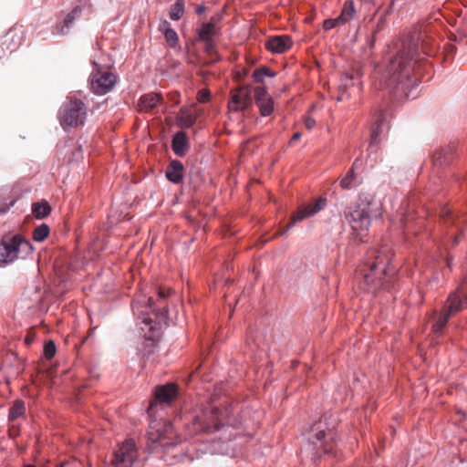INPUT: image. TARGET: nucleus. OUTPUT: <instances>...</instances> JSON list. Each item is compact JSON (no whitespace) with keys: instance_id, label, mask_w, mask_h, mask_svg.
I'll return each mask as SVG.
<instances>
[{"instance_id":"11","label":"nucleus","mask_w":467,"mask_h":467,"mask_svg":"<svg viewBox=\"0 0 467 467\" xmlns=\"http://www.w3.org/2000/svg\"><path fill=\"white\" fill-rule=\"evenodd\" d=\"M467 307V281H464L458 289L451 293L443 309L451 317Z\"/></svg>"},{"instance_id":"9","label":"nucleus","mask_w":467,"mask_h":467,"mask_svg":"<svg viewBox=\"0 0 467 467\" xmlns=\"http://www.w3.org/2000/svg\"><path fill=\"white\" fill-rule=\"evenodd\" d=\"M178 395V388L174 383H167L165 385H159L154 390V400L150 403L148 408V414L150 417L155 415V410L159 407L162 408L163 405H170L176 400Z\"/></svg>"},{"instance_id":"33","label":"nucleus","mask_w":467,"mask_h":467,"mask_svg":"<svg viewBox=\"0 0 467 467\" xmlns=\"http://www.w3.org/2000/svg\"><path fill=\"white\" fill-rule=\"evenodd\" d=\"M49 227L47 224L43 223L36 227L33 232V238L36 242L44 241L49 234Z\"/></svg>"},{"instance_id":"44","label":"nucleus","mask_w":467,"mask_h":467,"mask_svg":"<svg viewBox=\"0 0 467 467\" xmlns=\"http://www.w3.org/2000/svg\"><path fill=\"white\" fill-rule=\"evenodd\" d=\"M145 323L146 326H150V330H152L153 329V327L151 326V320L150 319H144L143 321Z\"/></svg>"},{"instance_id":"27","label":"nucleus","mask_w":467,"mask_h":467,"mask_svg":"<svg viewBox=\"0 0 467 467\" xmlns=\"http://www.w3.org/2000/svg\"><path fill=\"white\" fill-rule=\"evenodd\" d=\"M26 413L25 402L21 400H16L9 409L8 420L14 421L18 418L24 416Z\"/></svg>"},{"instance_id":"10","label":"nucleus","mask_w":467,"mask_h":467,"mask_svg":"<svg viewBox=\"0 0 467 467\" xmlns=\"http://www.w3.org/2000/svg\"><path fill=\"white\" fill-rule=\"evenodd\" d=\"M138 457L135 442L126 440L114 452L112 465L114 467H131Z\"/></svg>"},{"instance_id":"37","label":"nucleus","mask_w":467,"mask_h":467,"mask_svg":"<svg viewBox=\"0 0 467 467\" xmlns=\"http://www.w3.org/2000/svg\"><path fill=\"white\" fill-rule=\"evenodd\" d=\"M337 26H341V22H339L338 17L327 19L323 23V28L327 31Z\"/></svg>"},{"instance_id":"23","label":"nucleus","mask_w":467,"mask_h":467,"mask_svg":"<svg viewBox=\"0 0 467 467\" xmlns=\"http://www.w3.org/2000/svg\"><path fill=\"white\" fill-rule=\"evenodd\" d=\"M356 15V9L354 2L348 0L344 3L340 15L337 16L341 25H346L354 18Z\"/></svg>"},{"instance_id":"25","label":"nucleus","mask_w":467,"mask_h":467,"mask_svg":"<svg viewBox=\"0 0 467 467\" xmlns=\"http://www.w3.org/2000/svg\"><path fill=\"white\" fill-rule=\"evenodd\" d=\"M451 149H439L433 154V164L435 166H443L451 161Z\"/></svg>"},{"instance_id":"14","label":"nucleus","mask_w":467,"mask_h":467,"mask_svg":"<svg viewBox=\"0 0 467 467\" xmlns=\"http://www.w3.org/2000/svg\"><path fill=\"white\" fill-rule=\"evenodd\" d=\"M326 199L319 198L313 203H309L306 206L299 208L291 217V223L287 225V229L290 228L296 222L302 221L309 216L317 213L319 211L324 209L326 206Z\"/></svg>"},{"instance_id":"45","label":"nucleus","mask_w":467,"mask_h":467,"mask_svg":"<svg viewBox=\"0 0 467 467\" xmlns=\"http://www.w3.org/2000/svg\"><path fill=\"white\" fill-rule=\"evenodd\" d=\"M32 341H33V337H31V336H26V343L27 345H29V344H31V342H32Z\"/></svg>"},{"instance_id":"46","label":"nucleus","mask_w":467,"mask_h":467,"mask_svg":"<svg viewBox=\"0 0 467 467\" xmlns=\"http://www.w3.org/2000/svg\"><path fill=\"white\" fill-rule=\"evenodd\" d=\"M458 238H459L458 236H455V237H454L453 245H455V244H458V242H459V241H458Z\"/></svg>"},{"instance_id":"7","label":"nucleus","mask_w":467,"mask_h":467,"mask_svg":"<svg viewBox=\"0 0 467 467\" xmlns=\"http://www.w3.org/2000/svg\"><path fill=\"white\" fill-rule=\"evenodd\" d=\"M95 68L89 78V87L97 95H105L112 90L117 82V77L109 69L102 68L94 63Z\"/></svg>"},{"instance_id":"28","label":"nucleus","mask_w":467,"mask_h":467,"mask_svg":"<svg viewBox=\"0 0 467 467\" xmlns=\"http://www.w3.org/2000/svg\"><path fill=\"white\" fill-rule=\"evenodd\" d=\"M384 119L379 116L370 131V147L379 141L380 135L384 132Z\"/></svg>"},{"instance_id":"1","label":"nucleus","mask_w":467,"mask_h":467,"mask_svg":"<svg viewBox=\"0 0 467 467\" xmlns=\"http://www.w3.org/2000/svg\"><path fill=\"white\" fill-rule=\"evenodd\" d=\"M416 56L415 47L404 44L389 60L379 82V88L389 89V94L396 99L408 98L410 89L419 84Z\"/></svg>"},{"instance_id":"39","label":"nucleus","mask_w":467,"mask_h":467,"mask_svg":"<svg viewBox=\"0 0 467 467\" xmlns=\"http://www.w3.org/2000/svg\"><path fill=\"white\" fill-rule=\"evenodd\" d=\"M413 218H412V215L410 214V212H407L404 210V208H402V211H401V223L402 224H407L410 221H411Z\"/></svg>"},{"instance_id":"42","label":"nucleus","mask_w":467,"mask_h":467,"mask_svg":"<svg viewBox=\"0 0 467 467\" xmlns=\"http://www.w3.org/2000/svg\"><path fill=\"white\" fill-rule=\"evenodd\" d=\"M441 217L443 219V220H446L447 218H451V212L450 209L448 208H444L441 210Z\"/></svg>"},{"instance_id":"5","label":"nucleus","mask_w":467,"mask_h":467,"mask_svg":"<svg viewBox=\"0 0 467 467\" xmlns=\"http://www.w3.org/2000/svg\"><path fill=\"white\" fill-rule=\"evenodd\" d=\"M59 122L65 130L84 124L87 118V107L77 98H69L59 109Z\"/></svg>"},{"instance_id":"43","label":"nucleus","mask_w":467,"mask_h":467,"mask_svg":"<svg viewBox=\"0 0 467 467\" xmlns=\"http://www.w3.org/2000/svg\"><path fill=\"white\" fill-rule=\"evenodd\" d=\"M300 138H301V133H300V132H296V133L292 136V138H291V140H290V142H289V143H290V144H293L295 141L298 140Z\"/></svg>"},{"instance_id":"13","label":"nucleus","mask_w":467,"mask_h":467,"mask_svg":"<svg viewBox=\"0 0 467 467\" xmlns=\"http://www.w3.org/2000/svg\"><path fill=\"white\" fill-rule=\"evenodd\" d=\"M171 292V289L166 288H159L158 290V297L154 300L152 297H149L147 300V304L149 308L155 314V316L160 319V322L165 321L167 317V308L165 300Z\"/></svg>"},{"instance_id":"34","label":"nucleus","mask_w":467,"mask_h":467,"mask_svg":"<svg viewBox=\"0 0 467 467\" xmlns=\"http://www.w3.org/2000/svg\"><path fill=\"white\" fill-rule=\"evenodd\" d=\"M265 76L273 77L274 73H272L266 67L258 68V69L254 70V72L253 73V78H254L255 82H263L264 78Z\"/></svg>"},{"instance_id":"2","label":"nucleus","mask_w":467,"mask_h":467,"mask_svg":"<svg viewBox=\"0 0 467 467\" xmlns=\"http://www.w3.org/2000/svg\"><path fill=\"white\" fill-rule=\"evenodd\" d=\"M393 255L392 249L388 244L372 248L367 253L363 280L360 282L361 289L368 293H375L379 289L386 287L387 278L393 274V271L390 270Z\"/></svg>"},{"instance_id":"38","label":"nucleus","mask_w":467,"mask_h":467,"mask_svg":"<svg viewBox=\"0 0 467 467\" xmlns=\"http://www.w3.org/2000/svg\"><path fill=\"white\" fill-rule=\"evenodd\" d=\"M210 91L207 89H202L197 94V100L199 102L204 103L207 102L210 99Z\"/></svg>"},{"instance_id":"16","label":"nucleus","mask_w":467,"mask_h":467,"mask_svg":"<svg viewBox=\"0 0 467 467\" xmlns=\"http://www.w3.org/2000/svg\"><path fill=\"white\" fill-rule=\"evenodd\" d=\"M266 48L274 53H285L292 46V40L288 36H277L267 40Z\"/></svg>"},{"instance_id":"24","label":"nucleus","mask_w":467,"mask_h":467,"mask_svg":"<svg viewBox=\"0 0 467 467\" xmlns=\"http://www.w3.org/2000/svg\"><path fill=\"white\" fill-rule=\"evenodd\" d=\"M159 29L164 33V36L168 44L171 47H174L178 43V35L175 30L171 27L170 23L167 20L162 21L160 24Z\"/></svg>"},{"instance_id":"15","label":"nucleus","mask_w":467,"mask_h":467,"mask_svg":"<svg viewBox=\"0 0 467 467\" xmlns=\"http://www.w3.org/2000/svg\"><path fill=\"white\" fill-rule=\"evenodd\" d=\"M255 104L262 116H269L274 110V100L265 87L254 88Z\"/></svg>"},{"instance_id":"17","label":"nucleus","mask_w":467,"mask_h":467,"mask_svg":"<svg viewBox=\"0 0 467 467\" xmlns=\"http://www.w3.org/2000/svg\"><path fill=\"white\" fill-rule=\"evenodd\" d=\"M314 448L317 451L322 450L324 453L333 451L335 441L332 437L327 438V434L323 431H318L312 438L309 439Z\"/></svg>"},{"instance_id":"29","label":"nucleus","mask_w":467,"mask_h":467,"mask_svg":"<svg viewBox=\"0 0 467 467\" xmlns=\"http://www.w3.org/2000/svg\"><path fill=\"white\" fill-rule=\"evenodd\" d=\"M358 160L354 161L352 168L347 172L346 176L340 181V187L344 190H349L355 186L356 174L354 168L357 166Z\"/></svg>"},{"instance_id":"20","label":"nucleus","mask_w":467,"mask_h":467,"mask_svg":"<svg viewBox=\"0 0 467 467\" xmlns=\"http://www.w3.org/2000/svg\"><path fill=\"white\" fill-rule=\"evenodd\" d=\"M163 98L158 93H149L140 99L139 107L141 111H150L162 103Z\"/></svg>"},{"instance_id":"18","label":"nucleus","mask_w":467,"mask_h":467,"mask_svg":"<svg viewBox=\"0 0 467 467\" xmlns=\"http://www.w3.org/2000/svg\"><path fill=\"white\" fill-rule=\"evenodd\" d=\"M359 73L358 71L352 73H347L345 78L342 79V84L338 88L337 101H342L345 99H348L350 94L348 93V88H355V83L352 81L358 80ZM356 89L359 91V88L356 87Z\"/></svg>"},{"instance_id":"19","label":"nucleus","mask_w":467,"mask_h":467,"mask_svg":"<svg viewBox=\"0 0 467 467\" xmlns=\"http://www.w3.org/2000/svg\"><path fill=\"white\" fill-rule=\"evenodd\" d=\"M167 179L173 183H180L183 179V165L180 161H171L166 169Z\"/></svg>"},{"instance_id":"47","label":"nucleus","mask_w":467,"mask_h":467,"mask_svg":"<svg viewBox=\"0 0 467 467\" xmlns=\"http://www.w3.org/2000/svg\"><path fill=\"white\" fill-rule=\"evenodd\" d=\"M202 11H203V7H199V8L197 9V13H198V14H201Z\"/></svg>"},{"instance_id":"21","label":"nucleus","mask_w":467,"mask_h":467,"mask_svg":"<svg viewBox=\"0 0 467 467\" xmlns=\"http://www.w3.org/2000/svg\"><path fill=\"white\" fill-rule=\"evenodd\" d=\"M172 150L177 156H183L187 146V136L185 132H177L172 139Z\"/></svg>"},{"instance_id":"32","label":"nucleus","mask_w":467,"mask_h":467,"mask_svg":"<svg viewBox=\"0 0 467 467\" xmlns=\"http://www.w3.org/2000/svg\"><path fill=\"white\" fill-rule=\"evenodd\" d=\"M184 13V2L183 0H177L172 5L170 12V17L172 20H179Z\"/></svg>"},{"instance_id":"30","label":"nucleus","mask_w":467,"mask_h":467,"mask_svg":"<svg viewBox=\"0 0 467 467\" xmlns=\"http://www.w3.org/2000/svg\"><path fill=\"white\" fill-rule=\"evenodd\" d=\"M451 317V316L450 314H448L442 308L441 312L439 315L437 321L432 326V331L436 334L441 333L443 330V328L446 327V325Z\"/></svg>"},{"instance_id":"31","label":"nucleus","mask_w":467,"mask_h":467,"mask_svg":"<svg viewBox=\"0 0 467 467\" xmlns=\"http://www.w3.org/2000/svg\"><path fill=\"white\" fill-rule=\"evenodd\" d=\"M214 34V25L212 23L203 24L199 31V38L209 42Z\"/></svg>"},{"instance_id":"48","label":"nucleus","mask_w":467,"mask_h":467,"mask_svg":"<svg viewBox=\"0 0 467 467\" xmlns=\"http://www.w3.org/2000/svg\"><path fill=\"white\" fill-rule=\"evenodd\" d=\"M25 467H35V466H32V465H26V466H25Z\"/></svg>"},{"instance_id":"12","label":"nucleus","mask_w":467,"mask_h":467,"mask_svg":"<svg viewBox=\"0 0 467 467\" xmlns=\"http://www.w3.org/2000/svg\"><path fill=\"white\" fill-rule=\"evenodd\" d=\"M252 93L251 86H244L233 90L228 104L229 109L240 111L248 109L252 105Z\"/></svg>"},{"instance_id":"3","label":"nucleus","mask_w":467,"mask_h":467,"mask_svg":"<svg viewBox=\"0 0 467 467\" xmlns=\"http://www.w3.org/2000/svg\"><path fill=\"white\" fill-rule=\"evenodd\" d=\"M383 213L382 204L370 193H361L354 208L345 211V218L353 233L363 241L373 219L380 218Z\"/></svg>"},{"instance_id":"40","label":"nucleus","mask_w":467,"mask_h":467,"mask_svg":"<svg viewBox=\"0 0 467 467\" xmlns=\"http://www.w3.org/2000/svg\"><path fill=\"white\" fill-rule=\"evenodd\" d=\"M316 125V120L313 118L307 117L305 119V127L307 130H312Z\"/></svg>"},{"instance_id":"4","label":"nucleus","mask_w":467,"mask_h":467,"mask_svg":"<svg viewBox=\"0 0 467 467\" xmlns=\"http://www.w3.org/2000/svg\"><path fill=\"white\" fill-rule=\"evenodd\" d=\"M223 424V412L215 406L208 404L196 410L192 417V434L218 431Z\"/></svg>"},{"instance_id":"8","label":"nucleus","mask_w":467,"mask_h":467,"mask_svg":"<svg viewBox=\"0 0 467 467\" xmlns=\"http://www.w3.org/2000/svg\"><path fill=\"white\" fill-rule=\"evenodd\" d=\"M30 249V244L20 235L5 238L0 243V263L9 264L16 260L22 250Z\"/></svg>"},{"instance_id":"36","label":"nucleus","mask_w":467,"mask_h":467,"mask_svg":"<svg viewBox=\"0 0 467 467\" xmlns=\"http://www.w3.org/2000/svg\"><path fill=\"white\" fill-rule=\"evenodd\" d=\"M81 11L79 6L75 7L70 13L67 15L64 20V26L63 27H69L70 25L73 23V21L76 18V16Z\"/></svg>"},{"instance_id":"35","label":"nucleus","mask_w":467,"mask_h":467,"mask_svg":"<svg viewBox=\"0 0 467 467\" xmlns=\"http://www.w3.org/2000/svg\"><path fill=\"white\" fill-rule=\"evenodd\" d=\"M56 354V345L54 341L49 340L44 346V356L47 359H51Z\"/></svg>"},{"instance_id":"26","label":"nucleus","mask_w":467,"mask_h":467,"mask_svg":"<svg viewBox=\"0 0 467 467\" xmlns=\"http://www.w3.org/2000/svg\"><path fill=\"white\" fill-rule=\"evenodd\" d=\"M32 213L36 219H43L51 213V206L47 201L35 202L32 205Z\"/></svg>"},{"instance_id":"22","label":"nucleus","mask_w":467,"mask_h":467,"mask_svg":"<svg viewBox=\"0 0 467 467\" xmlns=\"http://www.w3.org/2000/svg\"><path fill=\"white\" fill-rule=\"evenodd\" d=\"M176 121L179 127L187 129L192 127L195 121L196 117L188 109H181L177 117Z\"/></svg>"},{"instance_id":"6","label":"nucleus","mask_w":467,"mask_h":467,"mask_svg":"<svg viewBox=\"0 0 467 467\" xmlns=\"http://www.w3.org/2000/svg\"><path fill=\"white\" fill-rule=\"evenodd\" d=\"M148 439L152 443V449L157 448V446L168 448L179 442L173 425L165 420H152L150 423Z\"/></svg>"},{"instance_id":"41","label":"nucleus","mask_w":467,"mask_h":467,"mask_svg":"<svg viewBox=\"0 0 467 467\" xmlns=\"http://www.w3.org/2000/svg\"><path fill=\"white\" fill-rule=\"evenodd\" d=\"M20 35H22V31H19ZM14 36H18V30L16 28H13L9 30V32L6 34L5 37L7 38H13ZM20 38H22V36H20Z\"/></svg>"}]
</instances>
